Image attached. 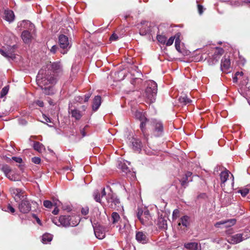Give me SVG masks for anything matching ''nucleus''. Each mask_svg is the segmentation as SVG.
Returning a JSON list of instances; mask_svg holds the SVG:
<instances>
[{
  "label": "nucleus",
  "mask_w": 250,
  "mask_h": 250,
  "mask_svg": "<svg viewBox=\"0 0 250 250\" xmlns=\"http://www.w3.org/2000/svg\"><path fill=\"white\" fill-rule=\"evenodd\" d=\"M42 116H43V118L44 120H45V121L46 122H47V123H51V119L50 118L47 117L45 114H43Z\"/></svg>",
  "instance_id": "nucleus-54"
},
{
  "label": "nucleus",
  "mask_w": 250,
  "mask_h": 250,
  "mask_svg": "<svg viewBox=\"0 0 250 250\" xmlns=\"http://www.w3.org/2000/svg\"><path fill=\"white\" fill-rule=\"evenodd\" d=\"M3 19L9 22H12L15 19V15L13 11L5 10L4 13Z\"/></svg>",
  "instance_id": "nucleus-22"
},
{
  "label": "nucleus",
  "mask_w": 250,
  "mask_h": 250,
  "mask_svg": "<svg viewBox=\"0 0 250 250\" xmlns=\"http://www.w3.org/2000/svg\"><path fill=\"white\" fill-rule=\"evenodd\" d=\"M250 191V189L248 187L244 188L238 190V192L240 193L243 197H245Z\"/></svg>",
  "instance_id": "nucleus-41"
},
{
  "label": "nucleus",
  "mask_w": 250,
  "mask_h": 250,
  "mask_svg": "<svg viewBox=\"0 0 250 250\" xmlns=\"http://www.w3.org/2000/svg\"><path fill=\"white\" fill-rule=\"evenodd\" d=\"M157 225L159 229H166L167 227V218L162 216L159 217L157 222Z\"/></svg>",
  "instance_id": "nucleus-23"
},
{
  "label": "nucleus",
  "mask_w": 250,
  "mask_h": 250,
  "mask_svg": "<svg viewBox=\"0 0 250 250\" xmlns=\"http://www.w3.org/2000/svg\"><path fill=\"white\" fill-rule=\"evenodd\" d=\"M132 147L133 149L137 151H139L142 148V143L139 139L133 138L131 140Z\"/></svg>",
  "instance_id": "nucleus-27"
},
{
  "label": "nucleus",
  "mask_w": 250,
  "mask_h": 250,
  "mask_svg": "<svg viewBox=\"0 0 250 250\" xmlns=\"http://www.w3.org/2000/svg\"><path fill=\"white\" fill-rule=\"evenodd\" d=\"M93 197L96 202L101 203V196L98 190H97L94 191L93 193Z\"/></svg>",
  "instance_id": "nucleus-42"
},
{
  "label": "nucleus",
  "mask_w": 250,
  "mask_h": 250,
  "mask_svg": "<svg viewBox=\"0 0 250 250\" xmlns=\"http://www.w3.org/2000/svg\"><path fill=\"white\" fill-rule=\"evenodd\" d=\"M0 170H1L4 174L5 176L8 175L12 171L10 167L7 165H3L0 163Z\"/></svg>",
  "instance_id": "nucleus-33"
},
{
  "label": "nucleus",
  "mask_w": 250,
  "mask_h": 250,
  "mask_svg": "<svg viewBox=\"0 0 250 250\" xmlns=\"http://www.w3.org/2000/svg\"><path fill=\"white\" fill-rule=\"evenodd\" d=\"M147 128L149 132V135L155 137L162 136L164 132L163 123L156 119H152L149 121L147 125Z\"/></svg>",
  "instance_id": "nucleus-2"
},
{
  "label": "nucleus",
  "mask_w": 250,
  "mask_h": 250,
  "mask_svg": "<svg viewBox=\"0 0 250 250\" xmlns=\"http://www.w3.org/2000/svg\"><path fill=\"white\" fill-rule=\"evenodd\" d=\"M137 217L143 225L149 226L153 225L152 217L149 210L147 208H138Z\"/></svg>",
  "instance_id": "nucleus-5"
},
{
  "label": "nucleus",
  "mask_w": 250,
  "mask_h": 250,
  "mask_svg": "<svg viewBox=\"0 0 250 250\" xmlns=\"http://www.w3.org/2000/svg\"><path fill=\"white\" fill-rule=\"evenodd\" d=\"M118 36L115 34H113L110 37V41H116L118 39Z\"/></svg>",
  "instance_id": "nucleus-53"
},
{
  "label": "nucleus",
  "mask_w": 250,
  "mask_h": 250,
  "mask_svg": "<svg viewBox=\"0 0 250 250\" xmlns=\"http://www.w3.org/2000/svg\"><path fill=\"white\" fill-rule=\"evenodd\" d=\"M237 76L235 75V76L233 78V81L234 82H236L237 81Z\"/></svg>",
  "instance_id": "nucleus-64"
},
{
  "label": "nucleus",
  "mask_w": 250,
  "mask_h": 250,
  "mask_svg": "<svg viewBox=\"0 0 250 250\" xmlns=\"http://www.w3.org/2000/svg\"><path fill=\"white\" fill-rule=\"evenodd\" d=\"M8 91V88H7V87H6V86L4 87L2 89L1 93H0L1 97H2L5 96L7 94Z\"/></svg>",
  "instance_id": "nucleus-47"
},
{
  "label": "nucleus",
  "mask_w": 250,
  "mask_h": 250,
  "mask_svg": "<svg viewBox=\"0 0 250 250\" xmlns=\"http://www.w3.org/2000/svg\"><path fill=\"white\" fill-rule=\"evenodd\" d=\"M101 104V97L100 96H96L95 97L93 101L92 109L94 111H96Z\"/></svg>",
  "instance_id": "nucleus-29"
},
{
  "label": "nucleus",
  "mask_w": 250,
  "mask_h": 250,
  "mask_svg": "<svg viewBox=\"0 0 250 250\" xmlns=\"http://www.w3.org/2000/svg\"><path fill=\"white\" fill-rule=\"evenodd\" d=\"M91 95V94L89 93L84 95V98L80 96H76L74 99L75 102L80 104L87 102L89 100Z\"/></svg>",
  "instance_id": "nucleus-28"
},
{
  "label": "nucleus",
  "mask_w": 250,
  "mask_h": 250,
  "mask_svg": "<svg viewBox=\"0 0 250 250\" xmlns=\"http://www.w3.org/2000/svg\"><path fill=\"white\" fill-rule=\"evenodd\" d=\"M19 26L32 30L34 25L30 21L24 20L19 23Z\"/></svg>",
  "instance_id": "nucleus-31"
},
{
  "label": "nucleus",
  "mask_w": 250,
  "mask_h": 250,
  "mask_svg": "<svg viewBox=\"0 0 250 250\" xmlns=\"http://www.w3.org/2000/svg\"><path fill=\"white\" fill-rule=\"evenodd\" d=\"M244 3L250 7V0H244Z\"/></svg>",
  "instance_id": "nucleus-59"
},
{
  "label": "nucleus",
  "mask_w": 250,
  "mask_h": 250,
  "mask_svg": "<svg viewBox=\"0 0 250 250\" xmlns=\"http://www.w3.org/2000/svg\"><path fill=\"white\" fill-rule=\"evenodd\" d=\"M185 247L187 250H200V247L195 242L186 244Z\"/></svg>",
  "instance_id": "nucleus-30"
},
{
  "label": "nucleus",
  "mask_w": 250,
  "mask_h": 250,
  "mask_svg": "<svg viewBox=\"0 0 250 250\" xmlns=\"http://www.w3.org/2000/svg\"><path fill=\"white\" fill-rule=\"evenodd\" d=\"M167 37L165 35H160L158 34L157 35V41L161 44H165L166 41H167Z\"/></svg>",
  "instance_id": "nucleus-39"
},
{
  "label": "nucleus",
  "mask_w": 250,
  "mask_h": 250,
  "mask_svg": "<svg viewBox=\"0 0 250 250\" xmlns=\"http://www.w3.org/2000/svg\"><path fill=\"white\" fill-rule=\"evenodd\" d=\"M60 204V202H59V203H54V206H59V204ZM59 209L58 208V207H56L54 210L52 211V213L54 215H57L59 213Z\"/></svg>",
  "instance_id": "nucleus-46"
},
{
  "label": "nucleus",
  "mask_w": 250,
  "mask_h": 250,
  "mask_svg": "<svg viewBox=\"0 0 250 250\" xmlns=\"http://www.w3.org/2000/svg\"><path fill=\"white\" fill-rule=\"evenodd\" d=\"M71 218L70 216L62 215L61 216L59 219L57 218H54L52 219V222L55 225L60 226H62L64 227H67L70 226H73L76 224L70 223Z\"/></svg>",
  "instance_id": "nucleus-6"
},
{
  "label": "nucleus",
  "mask_w": 250,
  "mask_h": 250,
  "mask_svg": "<svg viewBox=\"0 0 250 250\" xmlns=\"http://www.w3.org/2000/svg\"><path fill=\"white\" fill-rule=\"evenodd\" d=\"M241 235L243 236V240L247 239L250 237V228H247L245 229L244 232L242 233H241Z\"/></svg>",
  "instance_id": "nucleus-40"
},
{
  "label": "nucleus",
  "mask_w": 250,
  "mask_h": 250,
  "mask_svg": "<svg viewBox=\"0 0 250 250\" xmlns=\"http://www.w3.org/2000/svg\"><path fill=\"white\" fill-rule=\"evenodd\" d=\"M175 46L176 50L180 51V41L179 38H176L175 39Z\"/></svg>",
  "instance_id": "nucleus-45"
},
{
  "label": "nucleus",
  "mask_w": 250,
  "mask_h": 250,
  "mask_svg": "<svg viewBox=\"0 0 250 250\" xmlns=\"http://www.w3.org/2000/svg\"><path fill=\"white\" fill-rule=\"evenodd\" d=\"M179 102L184 105L191 103V100L188 98L186 95L181 96L179 99Z\"/></svg>",
  "instance_id": "nucleus-38"
},
{
  "label": "nucleus",
  "mask_w": 250,
  "mask_h": 250,
  "mask_svg": "<svg viewBox=\"0 0 250 250\" xmlns=\"http://www.w3.org/2000/svg\"><path fill=\"white\" fill-rule=\"evenodd\" d=\"M243 75V73L242 72H237L235 73V75H236V76H238V75L242 76Z\"/></svg>",
  "instance_id": "nucleus-62"
},
{
  "label": "nucleus",
  "mask_w": 250,
  "mask_h": 250,
  "mask_svg": "<svg viewBox=\"0 0 250 250\" xmlns=\"http://www.w3.org/2000/svg\"><path fill=\"white\" fill-rule=\"evenodd\" d=\"M43 206L48 208H50L53 206V203L49 200H45L43 202Z\"/></svg>",
  "instance_id": "nucleus-44"
},
{
  "label": "nucleus",
  "mask_w": 250,
  "mask_h": 250,
  "mask_svg": "<svg viewBox=\"0 0 250 250\" xmlns=\"http://www.w3.org/2000/svg\"><path fill=\"white\" fill-rule=\"evenodd\" d=\"M52 240V235L49 233H46L42 236V242L43 244H47Z\"/></svg>",
  "instance_id": "nucleus-37"
},
{
  "label": "nucleus",
  "mask_w": 250,
  "mask_h": 250,
  "mask_svg": "<svg viewBox=\"0 0 250 250\" xmlns=\"http://www.w3.org/2000/svg\"><path fill=\"white\" fill-rule=\"evenodd\" d=\"M122 170L123 171L125 172V173H127L128 171H129V170L128 169V167H125L124 166H122Z\"/></svg>",
  "instance_id": "nucleus-57"
},
{
  "label": "nucleus",
  "mask_w": 250,
  "mask_h": 250,
  "mask_svg": "<svg viewBox=\"0 0 250 250\" xmlns=\"http://www.w3.org/2000/svg\"><path fill=\"white\" fill-rule=\"evenodd\" d=\"M139 27V33L142 36H145L150 32V23L147 21H142Z\"/></svg>",
  "instance_id": "nucleus-14"
},
{
  "label": "nucleus",
  "mask_w": 250,
  "mask_h": 250,
  "mask_svg": "<svg viewBox=\"0 0 250 250\" xmlns=\"http://www.w3.org/2000/svg\"><path fill=\"white\" fill-rule=\"evenodd\" d=\"M179 212V211L177 209H175L174 211H173V215L174 216V215H176L177 214H178Z\"/></svg>",
  "instance_id": "nucleus-61"
},
{
  "label": "nucleus",
  "mask_w": 250,
  "mask_h": 250,
  "mask_svg": "<svg viewBox=\"0 0 250 250\" xmlns=\"http://www.w3.org/2000/svg\"><path fill=\"white\" fill-rule=\"evenodd\" d=\"M243 236L241 233H237L228 236V241L232 244L239 243L243 241Z\"/></svg>",
  "instance_id": "nucleus-18"
},
{
  "label": "nucleus",
  "mask_w": 250,
  "mask_h": 250,
  "mask_svg": "<svg viewBox=\"0 0 250 250\" xmlns=\"http://www.w3.org/2000/svg\"><path fill=\"white\" fill-rule=\"evenodd\" d=\"M33 147L35 150L40 153L45 150L44 146L39 142H35L34 143Z\"/></svg>",
  "instance_id": "nucleus-34"
},
{
  "label": "nucleus",
  "mask_w": 250,
  "mask_h": 250,
  "mask_svg": "<svg viewBox=\"0 0 250 250\" xmlns=\"http://www.w3.org/2000/svg\"><path fill=\"white\" fill-rule=\"evenodd\" d=\"M10 190L12 196L17 202L20 200L22 201L23 199H26V198H24L25 196L24 191L22 189L18 188H11Z\"/></svg>",
  "instance_id": "nucleus-11"
},
{
  "label": "nucleus",
  "mask_w": 250,
  "mask_h": 250,
  "mask_svg": "<svg viewBox=\"0 0 250 250\" xmlns=\"http://www.w3.org/2000/svg\"><path fill=\"white\" fill-rule=\"evenodd\" d=\"M86 108H87V106H85V105H83V106H82V110H83V111H83V112H84V111H85V110H86Z\"/></svg>",
  "instance_id": "nucleus-63"
},
{
  "label": "nucleus",
  "mask_w": 250,
  "mask_h": 250,
  "mask_svg": "<svg viewBox=\"0 0 250 250\" xmlns=\"http://www.w3.org/2000/svg\"><path fill=\"white\" fill-rule=\"evenodd\" d=\"M31 208V204L26 199H23L19 205V209L22 213H27L29 212Z\"/></svg>",
  "instance_id": "nucleus-16"
},
{
  "label": "nucleus",
  "mask_w": 250,
  "mask_h": 250,
  "mask_svg": "<svg viewBox=\"0 0 250 250\" xmlns=\"http://www.w3.org/2000/svg\"><path fill=\"white\" fill-rule=\"evenodd\" d=\"M32 162L36 164H39L41 163V159L38 157H34L32 158Z\"/></svg>",
  "instance_id": "nucleus-48"
},
{
  "label": "nucleus",
  "mask_w": 250,
  "mask_h": 250,
  "mask_svg": "<svg viewBox=\"0 0 250 250\" xmlns=\"http://www.w3.org/2000/svg\"><path fill=\"white\" fill-rule=\"evenodd\" d=\"M224 50L220 47H216L213 55L211 57H209L208 59L209 65H212L218 62L220 57L223 55Z\"/></svg>",
  "instance_id": "nucleus-9"
},
{
  "label": "nucleus",
  "mask_w": 250,
  "mask_h": 250,
  "mask_svg": "<svg viewBox=\"0 0 250 250\" xmlns=\"http://www.w3.org/2000/svg\"><path fill=\"white\" fill-rule=\"evenodd\" d=\"M57 48H58V47L56 45H53L50 49V52L53 53H55L57 51Z\"/></svg>",
  "instance_id": "nucleus-55"
},
{
  "label": "nucleus",
  "mask_w": 250,
  "mask_h": 250,
  "mask_svg": "<svg viewBox=\"0 0 250 250\" xmlns=\"http://www.w3.org/2000/svg\"><path fill=\"white\" fill-rule=\"evenodd\" d=\"M69 113L71 114V117L76 120H80L84 114L83 111H81L77 108L70 109V105H69Z\"/></svg>",
  "instance_id": "nucleus-19"
},
{
  "label": "nucleus",
  "mask_w": 250,
  "mask_h": 250,
  "mask_svg": "<svg viewBox=\"0 0 250 250\" xmlns=\"http://www.w3.org/2000/svg\"><path fill=\"white\" fill-rule=\"evenodd\" d=\"M135 238L137 242L143 244H146L149 241L147 233L142 231H136Z\"/></svg>",
  "instance_id": "nucleus-17"
},
{
  "label": "nucleus",
  "mask_w": 250,
  "mask_h": 250,
  "mask_svg": "<svg viewBox=\"0 0 250 250\" xmlns=\"http://www.w3.org/2000/svg\"><path fill=\"white\" fill-rule=\"evenodd\" d=\"M230 172L228 170H225L224 171H222L220 174V179L221 181V186L222 188H223L225 186V182L227 181Z\"/></svg>",
  "instance_id": "nucleus-25"
},
{
  "label": "nucleus",
  "mask_w": 250,
  "mask_h": 250,
  "mask_svg": "<svg viewBox=\"0 0 250 250\" xmlns=\"http://www.w3.org/2000/svg\"><path fill=\"white\" fill-rule=\"evenodd\" d=\"M81 212H82V214L83 215H87L89 212L88 208L87 207L83 208L81 210Z\"/></svg>",
  "instance_id": "nucleus-49"
},
{
  "label": "nucleus",
  "mask_w": 250,
  "mask_h": 250,
  "mask_svg": "<svg viewBox=\"0 0 250 250\" xmlns=\"http://www.w3.org/2000/svg\"><path fill=\"white\" fill-rule=\"evenodd\" d=\"M7 211L10 212L11 213H14L15 210L13 207H12L10 205H8L7 207Z\"/></svg>",
  "instance_id": "nucleus-52"
},
{
  "label": "nucleus",
  "mask_w": 250,
  "mask_h": 250,
  "mask_svg": "<svg viewBox=\"0 0 250 250\" xmlns=\"http://www.w3.org/2000/svg\"><path fill=\"white\" fill-rule=\"evenodd\" d=\"M107 206L111 208H115L120 203L119 199L112 194H108L106 197Z\"/></svg>",
  "instance_id": "nucleus-15"
},
{
  "label": "nucleus",
  "mask_w": 250,
  "mask_h": 250,
  "mask_svg": "<svg viewBox=\"0 0 250 250\" xmlns=\"http://www.w3.org/2000/svg\"><path fill=\"white\" fill-rule=\"evenodd\" d=\"M48 84H45L44 85H43L42 86H41V85H39L41 87V88L43 90V93L46 95H51L53 94V88L52 87L49 86L48 87H45V85H48Z\"/></svg>",
  "instance_id": "nucleus-36"
},
{
  "label": "nucleus",
  "mask_w": 250,
  "mask_h": 250,
  "mask_svg": "<svg viewBox=\"0 0 250 250\" xmlns=\"http://www.w3.org/2000/svg\"><path fill=\"white\" fill-rule=\"evenodd\" d=\"M175 39V36L171 37L167 41H166L165 44L167 46L171 45L173 44Z\"/></svg>",
  "instance_id": "nucleus-43"
},
{
  "label": "nucleus",
  "mask_w": 250,
  "mask_h": 250,
  "mask_svg": "<svg viewBox=\"0 0 250 250\" xmlns=\"http://www.w3.org/2000/svg\"><path fill=\"white\" fill-rule=\"evenodd\" d=\"M47 67V70L41 69L37 76V83L41 86L47 84H55L57 82V76L62 71L59 62H53Z\"/></svg>",
  "instance_id": "nucleus-1"
},
{
  "label": "nucleus",
  "mask_w": 250,
  "mask_h": 250,
  "mask_svg": "<svg viewBox=\"0 0 250 250\" xmlns=\"http://www.w3.org/2000/svg\"><path fill=\"white\" fill-rule=\"evenodd\" d=\"M35 103L40 107H43L44 106V103L42 101L37 100L35 102Z\"/></svg>",
  "instance_id": "nucleus-51"
},
{
  "label": "nucleus",
  "mask_w": 250,
  "mask_h": 250,
  "mask_svg": "<svg viewBox=\"0 0 250 250\" xmlns=\"http://www.w3.org/2000/svg\"><path fill=\"white\" fill-rule=\"evenodd\" d=\"M198 10L199 13L202 14L203 12V7L201 5H198Z\"/></svg>",
  "instance_id": "nucleus-56"
},
{
  "label": "nucleus",
  "mask_w": 250,
  "mask_h": 250,
  "mask_svg": "<svg viewBox=\"0 0 250 250\" xmlns=\"http://www.w3.org/2000/svg\"><path fill=\"white\" fill-rule=\"evenodd\" d=\"M59 43L63 51L61 53L64 54L67 53V50L70 48L71 44L68 37L64 35H61L59 37Z\"/></svg>",
  "instance_id": "nucleus-8"
},
{
  "label": "nucleus",
  "mask_w": 250,
  "mask_h": 250,
  "mask_svg": "<svg viewBox=\"0 0 250 250\" xmlns=\"http://www.w3.org/2000/svg\"><path fill=\"white\" fill-rule=\"evenodd\" d=\"M230 60L229 57H226V56L223 57L221 62V70L226 73H228L230 71L229 69L230 68Z\"/></svg>",
  "instance_id": "nucleus-13"
},
{
  "label": "nucleus",
  "mask_w": 250,
  "mask_h": 250,
  "mask_svg": "<svg viewBox=\"0 0 250 250\" xmlns=\"http://www.w3.org/2000/svg\"><path fill=\"white\" fill-rule=\"evenodd\" d=\"M81 133L83 137H84L86 135L85 132L83 128L82 129V130H81Z\"/></svg>",
  "instance_id": "nucleus-60"
},
{
  "label": "nucleus",
  "mask_w": 250,
  "mask_h": 250,
  "mask_svg": "<svg viewBox=\"0 0 250 250\" xmlns=\"http://www.w3.org/2000/svg\"><path fill=\"white\" fill-rule=\"evenodd\" d=\"M0 54L8 59H13L15 58V54L13 49L6 50L3 48H0Z\"/></svg>",
  "instance_id": "nucleus-21"
},
{
  "label": "nucleus",
  "mask_w": 250,
  "mask_h": 250,
  "mask_svg": "<svg viewBox=\"0 0 250 250\" xmlns=\"http://www.w3.org/2000/svg\"><path fill=\"white\" fill-rule=\"evenodd\" d=\"M192 172L190 171L187 172L183 178L180 180L181 186L184 188H186L189 182L192 181Z\"/></svg>",
  "instance_id": "nucleus-20"
},
{
  "label": "nucleus",
  "mask_w": 250,
  "mask_h": 250,
  "mask_svg": "<svg viewBox=\"0 0 250 250\" xmlns=\"http://www.w3.org/2000/svg\"><path fill=\"white\" fill-rule=\"evenodd\" d=\"M94 234L99 239H103L105 236L107 228L99 224H93Z\"/></svg>",
  "instance_id": "nucleus-7"
},
{
  "label": "nucleus",
  "mask_w": 250,
  "mask_h": 250,
  "mask_svg": "<svg viewBox=\"0 0 250 250\" xmlns=\"http://www.w3.org/2000/svg\"><path fill=\"white\" fill-rule=\"evenodd\" d=\"M6 177L8 178L9 180L13 181H19L20 179L18 174L12 170L9 174H8L7 176H6Z\"/></svg>",
  "instance_id": "nucleus-35"
},
{
  "label": "nucleus",
  "mask_w": 250,
  "mask_h": 250,
  "mask_svg": "<svg viewBox=\"0 0 250 250\" xmlns=\"http://www.w3.org/2000/svg\"><path fill=\"white\" fill-rule=\"evenodd\" d=\"M21 38L23 41L26 43H28L31 42L32 39V35L30 32L27 30H24L21 33Z\"/></svg>",
  "instance_id": "nucleus-26"
},
{
  "label": "nucleus",
  "mask_w": 250,
  "mask_h": 250,
  "mask_svg": "<svg viewBox=\"0 0 250 250\" xmlns=\"http://www.w3.org/2000/svg\"><path fill=\"white\" fill-rule=\"evenodd\" d=\"M111 223L113 225H116L117 224H122V222L121 218L118 213L113 212L111 216Z\"/></svg>",
  "instance_id": "nucleus-24"
},
{
  "label": "nucleus",
  "mask_w": 250,
  "mask_h": 250,
  "mask_svg": "<svg viewBox=\"0 0 250 250\" xmlns=\"http://www.w3.org/2000/svg\"><path fill=\"white\" fill-rule=\"evenodd\" d=\"M182 225L185 227H188L189 225V217L187 215L183 216L180 218V221L178 225Z\"/></svg>",
  "instance_id": "nucleus-32"
},
{
  "label": "nucleus",
  "mask_w": 250,
  "mask_h": 250,
  "mask_svg": "<svg viewBox=\"0 0 250 250\" xmlns=\"http://www.w3.org/2000/svg\"><path fill=\"white\" fill-rule=\"evenodd\" d=\"M124 221L119 226V231L123 235H125V237H127L130 233L131 226L128 223V220L125 217H124Z\"/></svg>",
  "instance_id": "nucleus-10"
},
{
  "label": "nucleus",
  "mask_w": 250,
  "mask_h": 250,
  "mask_svg": "<svg viewBox=\"0 0 250 250\" xmlns=\"http://www.w3.org/2000/svg\"><path fill=\"white\" fill-rule=\"evenodd\" d=\"M236 220L235 219H228L224 221H221L220 222H218L214 224V226L216 228H229L233 225H234L236 223Z\"/></svg>",
  "instance_id": "nucleus-12"
},
{
  "label": "nucleus",
  "mask_w": 250,
  "mask_h": 250,
  "mask_svg": "<svg viewBox=\"0 0 250 250\" xmlns=\"http://www.w3.org/2000/svg\"><path fill=\"white\" fill-rule=\"evenodd\" d=\"M135 116L136 118L140 121V130L144 139L147 141L149 136V132L147 128V125L150 120L148 119L145 113L142 112L136 111Z\"/></svg>",
  "instance_id": "nucleus-3"
},
{
  "label": "nucleus",
  "mask_w": 250,
  "mask_h": 250,
  "mask_svg": "<svg viewBox=\"0 0 250 250\" xmlns=\"http://www.w3.org/2000/svg\"><path fill=\"white\" fill-rule=\"evenodd\" d=\"M12 159L15 162L21 164L22 162V160L20 157H12Z\"/></svg>",
  "instance_id": "nucleus-50"
},
{
  "label": "nucleus",
  "mask_w": 250,
  "mask_h": 250,
  "mask_svg": "<svg viewBox=\"0 0 250 250\" xmlns=\"http://www.w3.org/2000/svg\"><path fill=\"white\" fill-rule=\"evenodd\" d=\"M157 93V84L154 81H150L147 83V87L145 90V96L147 102L153 103L155 101Z\"/></svg>",
  "instance_id": "nucleus-4"
},
{
  "label": "nucleus",
  "mask_w": 250,
  "mask_h": 250,
  "mask_svg": "<svg viewBox=\"0 0 250 250\" xmlns=\"http://www.w3.org/2000/svg\"><path fill=\"white\" fill-rule=\"evenodd\" d=\"M105 195H106V192L105 191V189H104V188H103L102 190L101 197H103L105 196Z\"/></svg>",
  "instance_id": "nucleus-58"
}]
</instances>
